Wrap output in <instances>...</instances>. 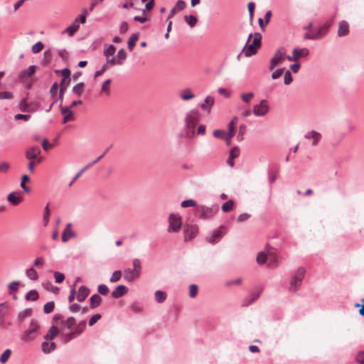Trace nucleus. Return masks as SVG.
Segmentation results:
<instances>
[{"label":"nucleus","instance_id":"obj_1","mask_svg":"<svg viewBox=\"0 0 364 364\" xmlns=\"http://www.w3.org/2000/svg\"><path fill=\"white\" fill-rule=\"evenodd\" d=\"M60 321V329L64 331L65 329H71V331L66 333H63V339L65 343H68L73 338L80 336L86 328V321H82L77 325L75 318L73 316L68 317L67 319H63V316L60 314L55 315L53 317V321Z\"/></svg>","mask_w":364,"mask_h":364},{"label":"nucleus","instance_id":"obj_2","mask_svg":"<svg viewBox=\"0 0 364 364\" xmlns=\"http://www.w3.org/2000/svg\"><path fill=\"white\" fill-rule=\"evenodd\" d=\"M200 119V114L197 109H191L186 113L185 121V134L188 139L195 136V127Z\"/></svg>","mask_w":364,"mask_h":364},{"label":"nucleus","instance_id":"obj_3","mask_svg":"<svg viewBox=\"0 0 364 364\" xmlns=\"http://www.w3.org/2000/svg\"><path fill=\"white\" fill-rule=\"evenodd\" d=\"M26 158L29 161L28 169L30 173H33L35 166L41 162L43 158L41 156V151L38 146H32L26 151Z\"/></svg>","mask_w":364,"mask_h":364},{"label":"nucleus","instance_id":"obj_4","mask_svg":"<svg viewBox=\"0 0 364 364\" xmlns=\"http://www.w3.org/2000/svg\"><path fill=\"white\" fill-rule=\"evenodd\" d=\"M257 262L259 264H266L268 267L274 268L279 264V257L275 252H261L257 254Z\"/></svg>","mask_w":364,"mask_h":364},{"label":"nucleus","instance_id":"obj_5","mask_svg":"<svg viewBox=\"0 0 364 364\" xmlns=\"http://www.w3.org/2000/svg\"><path fill=\"white\" fill-rule=\"evenodd\" d=\"M40 326L38 323L32 320L28 329L22 334L21 339L23 341L29 342L37 337Z\"/></svg>","mask_w":364,"mask_h":364},{"label":"nucleus","instance_id":"obj_6","mask_svg":"<svg viewBox=\"0 0 364 364\" xmlns=\"http://www.w3.org/2000/svg\"><path fill=\"white\" fill-rule=\"evenodd\" d=\"M168 223L169 225L168 228V231L169 232H178L181 230L182 225L181 217L178 214L171 213L168 218Z\"/></svg>","mask_w":364,"mask_h":364},{"label":"nucleus","instance_id":"obj_7","mask_svg":"<svg viewBox=\"0 0 364 364\" xmlns=\"http://www.w3.org/2000/svg\"><path fill=\"white\" fill-rule=\"evenodd\" d=\"M305 269L302 267H300L297 269L295 273V275L292 277L290 281V287L289 289L291 291H295L296 289L300 287L301 282L304 277Z\"/></svg>","mask_w":364,"mask_h":364},{"label":"nucleus","instance_id":"obj_8","mask_svg":"<svg viewBox=\"0 0 364 364\" xmlns=\"http://www.w3.org/2000/svg\"><path fill=\"white\" fill-rule=\"evenodd\" d=\"M226 227L221 225L217 230L213 231L211 235L206 237V241L210 244H215L227 233Z\"/></svg>","mask_w":364,"mask_h":364},{"label":"nucleus","instance_id":"obj_9","mask_svg":"<svg viewBox=\"0 0 364 364\" xmlns=\"http://www.w3.org/2000/svg\"><path fill=\"white\" fill-rule=\"evenodd\" d=\"M286 59V53L282 49L277 50L270 60L269 70H273L275 67L282 65Z\"/></svg>","mask_w":364,"mask_h":364},{"label":"nucleus","instance_id":"obj_10","mask_svg":"<svg viewBox=\"0 0 364 364\" xmlns=\"http://www.w3.org/2000/svg\"><path fill=\"white\" fill-rule=\"evenodd\" d=\"M269 105L267 100H263L259 105L253 107V114L257 117L264 116L269 112Z\"/></svg>","mask_w":364,"mask_h":364},{"label":"nucleus","instance_id":"obj_11","mask_svg":"<svg viewBox=\"0 0 364 364\" xmlns=\"http://www.w3.org/2000/svg\"><path fill=\"white\" fill-rule=\"evenodd\" d=\"M198 233V227L196 225H188L184 230L185 240H191L194 238Z\"/></svg>","mask_w":364,"mask_h":364},{"label":"nucleus","instance_id":"obj_12","mask_svg":"<svg viewBox=\"0 0 364 364\" xmlns=\"http://www.w3.org/2000/svg\"><path fill=\"white\" fill-rule=\"evenodd\" d=\"M123 276L126 281L131 282L138 279L140 276V274L137 272V270L127 268L124 270Z\"/></svg>","mask_w":364,"mask_h":364},{"label":"nucleus","instance_id":"obj_13","mask_svg":"<svg viewBox=\"0 0 364 364\" xmlns=\"http://www.w3.org/2000/svg\"><path fill=\"white\" fill-rule=\"evenodd\" d=\"M7 200L13 205H18L23 201V198L19 193L13 192L7 196Z\"/></svg>","mask_w":364,"mask_h":364},{"label":"nucleus","instance_id":"obj_14","mask_svg":"<svg viewBox=\"0 0 364 364\" xmlns=\"http://www.w3.org/2000/svg\"><path fill=\"white\" fill-rule=\"evenodd\" d=\"M197 212L200 214V217L203 218H209L215 214V211L213 209L205 206L198 207Z\"/></svg>","mask_w":364,"mask_h":364},{"label":"nucleus","instance_id":"obj_15","mask_svg":"<svg viewBox=\"0 0 364 364\" xmlns=\"http://www.w3.org/2000/svg\"><path fill=\"white\" fill-rule=\"evenodd\" d=\"M71 223H68L62 234V241L63 242H68L71 237L75 236V233L71 230Z\"/></svg>","mask_w":364,"mask_h":364},{"label":"nucleus","instance_id":"obj_16","mask_svg":"<svg viewBox=\"0 0 364 364\" xmlns=\"http://www.w3.org/2000/svg\"><path fill=\"white\" fill-rule=\"evenodd\" d=\"M304 137L307 139H311L312 143L311 144L313 146H316L318 141H320L321 138V135L320 133L316 132V131H311L306 133L304 136Z\"/></svg>","mask_w":364,"mask_h":364},{"label":"nucleus","instance_id":"obj_17","mask_svg":"<svg viewBox=\"0 0 364 364\" xmlns=\"http://www.w3.org/2000/svg\"><path fill=\"white\" fill-rule=\"evenodd\" d=\"M90 289L85 286H81L77 294V300L79 302H82L89 295Z\"/></svg>","mask_w":364,"mask_h":364},{"label":"nucleus","instance_id":"obj_18","mask_svg":"<svg viewBox=\"0 0 364 364\" xmlns=\"http://www.w3.org/2000/svg\"><path fill=\"white\" fill-rule=\"evenodd\" d=\"M128 291V289L124 285L117 286L115 289L112 292V297L119 299L126 294Z\"/></svg>","mask_w":364,"mask_h":364},{"label":"nucleus","instance_id":"obj_19","mask_svg":"<svg viewBox=\"0 0 364 364\" xmlns=\"http://www.w3.org/2000/svg\"><path fill=\"white\" fill-rule=\"evenodd\" d=\"M213 105L214 98L213 97L208 96L205 99L204 102L200 105V107L203 110H206L208 113H210L211 107Z\"/></svg>","mask_w":364,"mask_h":364},{"label":"nucleus","instance_id":"obj_20","mask_svg":"<svg viewBox=\"0 0 364 364\" xmlns=\"http://www.w3.org/2000/svg\"><path fill=\"white\" fill-rule=\"evenodd\" d=\"M349 33V27L348 23L343 21L340 22L338 29V35L339 36H346Z\"/></svg>","mask_w":364,"mask_h":364},{"label":"nucleus","instance_id":"obj_21","mask_svg":"<svg viewBox=\"0 0 364 364\" xmlns=\"http://www.w3.org/2000/svg\"><path fill=\"white\" fill-rule=\"evenodd\" d=\"M59 328L55 326H52L48 333L44 336V338L47 341L54 339L56 336L59 333Z\"/></svg>","mask_w":364,"mask_h":364},{"label":"nucleus","instance_id":"obj_22","mask_svg":"<svg viewBox=\"0 0 364 364\" xmlns=\"http://www.w3.org/2000/svg\"><path fill=\"white\" fill-rule=\"evenodd\" d=\"M258 48L255 46H253V43L250 45H246L243 49V52L247 57L252 56L255 55L257 52Z\"/></svg>","mask_w":364,"mask_h":364},{"label":"nucleus","instance_id":"obj_23","mask_svg":"<svg viewBox=\"0 0 364 364\" xmlns=\"http://www.w3.org/2000/svg\"><path fill=\"white\" fill-rule=\"evenodd\" d=\"M259 296V293H252L250 295H249L247 298L244 299L242 301V306H247L252 303H253L255 300H257Z\"/></svg>","mask_w":364,"mask_h":364},{"label":"nucleus","instance_id":"obj_24","mask_svg":"<svg viewBox=\"0 0 364 364\" xmlns=\"http://www.w3.org/2000/svg\"><path fill=\"white\" fill-rule=\"evenodd\" d=\"M42 350L46 353H49L55 348V343L54 342L46 341L43 342L41 345Z\"/></svg>","mask_w":364,"mask_h":364},{"label":"nucleus","instance_id":"obj_25","mask_svg":"<svg viewBox=\"0 0 364 364\" xmlns=\"http://www.w3.org/2000/svg\"><path fill=\"white\" fill-rule=\"evenodd\" d=\"M77 21H78V18H76L75 20V21L73 22V23L72 25H70V26H68L64 31V32L68 33L70 36H72L78 30V28L80 27V25L77 23Z\"/></svg>","mask_w":364,"mask_h":364},{"label":"nucleus","instance_id":"obj_26","mask_svg":"<svg viewBox=\"0 0 364 364\" xmlns=\"http://www.w3.org/2000/svg\"><path fill=\"white\" fill-rule=\"evenodd\" d=\"M180 97L183 100L187 101L194 98L195 95L190 89H185L180 92Z\"/></svg>","mask_w":364,"mask_h":364},{"label":"nucleus","instance_id":"obj_27","mask_svg":"<svg viewBox=\"0 0 364 364\" xmlns=\"http://www.w3.org/2000/svg\"><path fill=\"white\" fill-rule=\"evenodd\" d=\"M90 308L95 309L99 306L102 302V299L98 294L92 295L90 299Z\"/></svg>","mask_w":364,"mask_h":364},{"label":"nucleus","instance_id":"obj_28","mask_svg":"<svg viewBox=\"0 0 364 364\" xmlns=\"http://www.w3.org/2000/svg\"><path fill=\"white\" fill-rule=\"evenodd\" d=\"M55 73H61L63 79L60 82V87H65L66 86L64 85L65 80L69 78L70 76V70L68 68H65L62 70H56Z\"/></svg>","mask_w":364,"mask_h":364},{"label":"nucleus","instance_id":"obj_29","mask_svg":"<svg viewBox=\"0 0 364 364\" xmlns=\"http://www.w3.org/2000/svg\"><path fill=\"white\" fill-rule=\"evenodd\" d=\"M36 68V67L35 65H31L28 67V68L21 72V73L20 74V77L23 79L31 76L35 73Z\"/></svg>","mask_w":364,"mask_h":364},{"label":"nucleus","instance_id":"obj_30","mask_svg":"<svg viewBox=\"0 0 364 364\" xmlns=\"http://www.w3.org/2000/svg\"><path fill=\"white\" fill-rule=\"evenodd\" d=\"M237 123V117H234L230 122L229 123L228 126V135L230 137H232L235 135V127Z\"/></svg>","mask_w":364,"mask_h":364},{"label":"nucleus","instance_id":"obj_31","mask_svg":"<svg viewBox=\"0 0 364 364\" xmlns=\"http://www.w3.org/2000/svg\"><path fill=\"white\" fill-rule=\"evenodd\" d=\"M293 55H295V58H296L297 59L300 57H305L309 55V50L307 48H295L293 50Z\"/></svg>","mask_w":364,"mask_h":364},{"label":"nucleus","instance_id":"obj_32","mask_svg":"<svg viewBox=\"0 0 364 364\" xmlns=\"http://www.w3.org/2000/svg\"><path fill=\"white\" fill-rule=\"evenodd\" d=\"M26 275L31 280H37L38 278L37 271L33 267H31L26 271Z\"/></svg>","mask_w":364,"mask_h":364},{"label":"nucleus","instance_id":"obj_33","mask_svg":"<svg viewBox=\"0 0 364 364\" xmlns=\"http://www.w3.org/2000/svg\"><path fill=\"white\" fill-rule=\"evenodd\" d=\"M21 283L19 282H12L9 284V294H13L18 291Z\"/></svg>","mask_w":364,"mask_h":364},{"label":"nucleus","instance_id":"obj_34","mask_svg":"<svg viewBox=\"0 0 364 364\" xmlns=\"http://www.w3.org/2000/svg\"><path fill=\"white\" fill-rule=\"evenodd\" d=\"M139 37V33H133L129 41H128V48L129 50H132L133 48L134 47L136 41H138Z\"/></svg>","mask_w":364,"mask_h":364},{"label":"nucleus","instance_id":"obj_35","mask_svg":"<svg viewBox=\"0 0 364 364\" xmlns=\"http://www.w3.org/2000/svg\"><path fill=\"white\" fill-rule=\"evenodd\" d=\"M155 299L159 303L164 302L166 299V294L164 291L158 290L154 294Z\"/></svg>","mask_w":364,"mask_h":364},{"label":"nucleus","instance_id":"obj_36","mask_svg":"<svg viewBox=\"0 0 364 364\" xmlns=\"http://www.w3.org/2000/svg\"><path fill=\"white\" fill-rule=\"evenodd\" d=\"M30 181V178L28 175L25 174L21 177V187L23 190L24 192L28 193L30 191V188L27 186H26V183Z\"/></svg>","mask_w":364,"mask_h":364},{"label":"nucleus","instance_id":"obj_37","mask_svg":"<svg viewBox=\"0 0 364 364\" xmlns=\"http://www.w3.org/2000/svg\"><path fill=\"white\" fill-rule=\"evenodd\" d=\"M184 18H185L186 22L191 28L194 27L198 21L197 18L193 15H186L184 16Z\"/></svg>","mask_w":364,"mask_h":364},{"label":"nucleus","instance_id":"obj_38","mask_svg":"<svg viewBox=\"0 0 364 364\" xmlns=\"http://www.w3.org/2000/svg\"><path fill=\"white\" fill-rule=\"evenodd\" d=\"M233 206H234V201L232 200H229L223 204L221 209L223 212L228 213L232 210Z\"/></svg>","mask_w":364,"mask_h":364},{"label":"nucleus","instance_id":"obj_39","mask_svg":"<svg viewBox=\"0 0 364 364\" xmlns=\"http://www.w3.org/2000/svg\"><path fill=\"white\" fill-rule=\"evenodd\" d=\"M38 297V293L36 290H31L26 295V299L28 301H36Z\"/></svg>","mask_w":364,"mask_h":364},{"label":"nucleus","instance_id":"obj_40","mask_svg":"<svg viewBox=\"0 0 364 364\" xmlns=\"http://www.w3.org/2000/svg\"><path fill=\"white\" fill-rule=\"evenodd\" d=\"M116 49L113 45H109L103 52L104 55L106 57H113L115 53Z\"/></svg>","mask_w":364,"mask_h":364},{"label":"nucleus","instance_id":"obj_41","mask_svg":"<svg viewBox=\"0 0 364 364\" xmlns=\"http://www.w3.org/2000/svg\"><path fill=\"white\" fill-rule=\"evenodd\" d=\"M32 314V310L27 309L19 313L18 318L20 321H23L26 318L30 317Z\"/></svg>","mask_w":364,"mask_h":364},{"label":"nucleus","instance_id":"obj_42","mask_svg":"<svg viewBox=\"0 0 364 364\" xmlns=\"http://www.w3.org/2000/svg\"><path fill=\"white\" fill-rule=\"evenodd\" d=\"M84 90V83L80 82L75 85L73 88V92L77 96H80Z\"/></svg>","mask_w":364,"mask_h":364},{"label":"nucleus","instance_id":"obj_43","mask_svg":"<svg viewBox=\"0 0 364 364\" xmlns=\"http://www.w3.org/2000/svg\"><path fill=\"white\" fill-rule=\"evenodd\" d=\"M262 35L259 33H255L253 35V46H257L258 48L261 46Z\"/></svg>","mask_w":364,"mask_h":364},{"label":"nucleus","instance_id":"obj_44","mask_svg":"<svg viewBox=\"0 0 364 364\" xmlns=\"http://www.w3.org/2000/svg\"><path fill=\"white\" fill-rule=\"evenodd\" d=\"M121 277H122V272L120 270H116L112 273V274L109 279V281L112 283H114V282L119 281Z\"/></svg>","mask_w":364,"mask_h":364},{"label":"nucleus","instance_id":"obj_45","mask_svg":"<svg viewBox=\"0 0 364 364\" xmlns=\"http://www.w3.org/2000/svg\"><path fill=\"white\" fill-rule=\"evenodd\" d=\"M117 60L118 61L119 65H122V61L127 58V53L124 49H121L118 51L117 55Z\"/></svg>","mask_w":364,"mask_h":364},{"label":"nucleus","instance_id":"obj_46","mask_svg":"<svg viewBox=\"0 0 364 364\" xmlns=\"http://www.w3.org/2000/svg\"><path fill=\"white\" fill-rule=\"evenodd\" d=\"M253 92L242 93L240 95L242 100L245 103H249L254 97Z\"/></svg>","mask_w":364,"mask_h":364},{"label":"nucleus","instance_id":"obj_47","mask_svg":"<svg viewBox=\"0 0 364 364\" xmlns=\"http://www.w3.org/2000/svg\"><path fill=\"white\" fill-rule=\"evenodd\" d=\"M54 307H55L54 301H49L44 305L43 311L45 314H50L53 311Z\"/></svg>","mask_w":364,"mask_h":364},{"label":"nucleus","instance_id":"obj_48","mask_svg":"<svg viewBox=\"0 0 364 364\" xmlns=\"http://www.w3.org/2000/svg\"><path fill=\"white\" fill-rule=\"evenodd\" d=\"M110 83V79H108L106 81H105L104 83L102 84L101 92H105L107 95H109Z\"/></svg>","mask_w":364,"mask_h":364},{"label":"nucleus","instance_id":"obj_49","mask_svg":"<svg viewBox=\"0 0 364 364\" xmlns=\"http://www.w3.org/2000/svg\"><path fill=\"white\" fill-rule=\"evenodd\" d=\"M11 351L9 349L6 350L3 354L0 356V362L2 363H5L9 360L11 356Z\"/></svg>","mask_w":364,"mask_h":364},{"label":"nucleus","instance_id":"obj_50","mask_svg":"<svg viewBox=\"0 0 364 364\" xmlns=\"http://www.w3.org/2000/svg\"><path fill=\"white\" fill-rule=\"evenodd\" d=\"M198 294V287L196 284H191L189 287V296L195 298Z\"/></svg>","mask_w":364,"mask_h":364},{"label":"nucleus","instance_id":"obj_51","mask_svg":"<svg viewBox=\"0 0 364 364\" xmlns=\"http://www.w3.org/2000/svg\"><path fill=\"white\" fill-rule=\"evenodd\" d=\"M43 49V44L39 41V42H37L36 43H35L33 46H32V52L33 53H40L42 50Z\"/></svg>","mask_w":364,"mask_h":364},{"label":"nucleus","instance_id":"obj_52","mask_svg":"<svg viewBox=\"0 0 364 364\" xmlns=\"http://www.w3.org/2000/svg\"><path fill=\"white\" fill-rule=\"evenodd\" d=\"M97 291L100 294L105 296L109 293V289L107 285L100 284L97 287Z\"/></svg>","mask_w":364,"mask_h":364},{"label":"nucleus","instance_id":"obj_53","mask_svg":"<svg viewBox=\"0 0 364 364\" xmlns=\"http://www.w3.org/2000/svg\"><path fill=\"white\" fill-rule=\"evenodd\" d=\"M181 206L183 208L195 207L196 206V203L193 199L186 200L181 203Z\"/></svg>","mask_w":364,"mask_h":364},{"label":"nucleus","instance_id":"obj_54","mask_svg":"<svg viewBox=\"0 0 364 364\" xmlns=\"http://www.w3.org/2000/svg\"><path fill=\"white\" fill-rule=\"evenodd\" d=\"M245 132L246 126L245 124H241L240 126L239 132L237 137L239 141H242L243 139Z\"/></svg>","mask_w":364,"mask_h":364},{"label":"nucleus","instance_id":"obj_55","mask_svg":"<svg viewBox=\"0 0 364 364\" xmlns=\"http://www.w3.org/2000/svg\"><path fill=\"white\" fill-rule=\"evenodd\" d=\"M328 27H329V26H328L327 24H324V25H323V26H322L318 29V31H316V33H315V34H319V38H321L322 36H323L326 33V32H327V31H328Z\"/></svg>","mask_w":364,"mask_h":364},{"label":"nucleus","instance_id":"obj_56","mask_svg":"<svg viewBox=\"0 0 364 364\" xmlns=\"http://www.w3.org/2000/svg\"><path fill=\"white\" fill-rule=\"evenodd\" d=\"M293 81L291 74L289 70H287L284 76V82L285 85H289Z\"/></svg>","mask_w":364,"mask_h":364},{"label":"nucleus","instance_id":"obj_57","mask_svg":"<svg viewBox=\"0 0 364 364\" xmlns=\"http://www.w3.org/2000/svg\"><path fill=\"white\" fill-rule=\"evenodd\" d=\"M54 277H55V282L57 283L63 282L64 279H65L64 274L63 273L59 272H54Z\"/></svg>","mask_w":364,"mask_h":364},{"label":"nucleus","instance_id":"obj_58","mask_svg":"<svg viewBox=\"0 0 364 364\" xmlns=\"http://www.w3.org/2000/svg\"><path fill=\"white\" fill-rule=\"evenodd\" d=\"M101 318V315L99 314H95L93 315L90 321H89V326H93L95 323H96Z\"/></svg>","mask_w":364,"mask_h":364},{"label":"nucleus","instance_id":"obj_59","mask_svg":"<svg viewBox=\"0 0 364 364\" xmlns=\"http://www.w3.org/2000/svg\"><path fill=\"white\" fill-rule=\"evenodd\" d=\"M49 216H50V210L48 205H47L44 210V215H43V221L45 223V225H46L49 220Z\"/></svg>","mask_w":364,"mask_h":364},{"label":"nucleus","instance_id":"obj_60","mask_svg":"<svg viewBox=\"0 0 364 364\" xmlns=\"http://www.w3.org/2000/svg\"><path fill=\"white\" fill-rule=\"evenodd\" d=\"M133 266H134V268L132 269L137 270V272L141 274V262L139 259H134L133 260Z\"/></svg>","mask_w":364,"mask_h":364},{"label":"nucleus","instance_id":"obj_61","mask_svg":"<svg viewBox=\"0 0 364 364\" xmlns=\"http://www.w3.org/2000/svg\"><path fill=\"white\" fill-rule=\"evenodd\" d=\"M240 154V149L237 146L232 148L230 151V157L232 158V159H235L237 158Z\"/></svg>","mask_w":364,"mask_h":364},{"label":"nucleus","instance_id":"obj_62","mask_svg":"<svg viewBox=\"0 0 364 364\" xmlns=\"http://www.w3.org/2000/svg\"><path fill=\"white\" fill-rule=\"evenodd\" d=\"M284 71V68L278 69L272 74V78L276 80L282 76Z\"/></svg>","mask_w":364,"mask_h":364},{"label":"nucleus","instance_id":"obj_63","mask_svg":"<svg viewBox=\"0 0 364 364\" xmlns=\"http://www.w3.org/2000/svg\"><path fill=\"white\" fill-rule=\"evenodd\" d=\"M106 62L107 64H109L111 67L119 65L118 61L116 58L114 57H106Z\"/></svg>","mask_w":364,"mask_h":364},{"label":"nucleus","instance_id":"obj_64","mask_svg":"<svg viewBox=\"0 0 364 364\" xmlns=\"http://www.w3.org/2000/svg\"><path fill=\"white\" fill-rule=\"evenodd\" d=\"M356 360L360 364H364V350L358 353Z\"/></svg>","mask_w":364,"mask_h":364}]
</instances>
